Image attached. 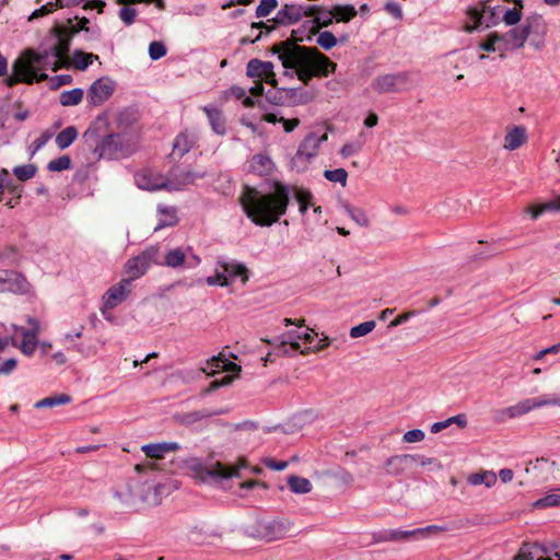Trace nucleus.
I'll use <instances>...</instances> for the list:
<instances>
[{
	"mask_svg": "<svg viewBox=\"0 0 560 560\" xmlns=\"http://www.w3.org/2000/svg\"><path fill=\"white\" fill-rule=\"evenodd\" d=\"M225 413V410L223 409H201V410H194L189 412H184L176 416V420L178 423L183 425H192L197 422H200L205 419L214 417V416H221Z\"/></svg>",
	"mask_w": 560,
	"mask_h": 560,
	"instance_id": "393cba45",
	"label": "nucleus"
},
{
	"mask_svg": "<svg viewBox=\"0 0 560 560\" xmlns=\"http://www.w3.org/2000/svg\"><path fill=\"white\" fill-rule=\"evenodd\" d=\"M334 10V16L337 22H349L351 19H353L357 15V10L351 4H337L332 8Z\"/></svg>",
	"mask_w": 560,
	"mask_h": 560,
	"instance_id": "a18cd8bd",
	"label": "nucleus"
},
{
	"mask_svg": "<svg viewBox=\"0 0 560 560\" xmlns=\"http://www.w3.org/2000/svg\"><path fill=\"white\" fill-rule=\"evenodd\" d=\"M548 406H560V396L542 395L539 397L526 398L513 406L499 410L498 416L499 420L503 421L506 418H517L530 412L532 410Z\"/></svg>",
	"mask_w": 560,
	"mask_h": 560,
	"instance_id": "0eeeda50",
	"label": "nucleus"
},
{
	"mask_svg": "<svg viewBox=\"0 0 560 560\" xmlns=\"http://www.w3.org/2000/svg\"><path fill=\"white\" fill-rule=\"evenodd\" d=\"M0 278L3 281L0 284L3 287L1 292L26 294L31 291V283L22 273L15 270L1 269Z\"/></svg>",
	"mask_w": 560,
	"mask_h": 560,
	"instance_id": "dca6fc26",
	"label": "nucleus"
},
{
	"mask_svg": "<svg viewBox=\"0 0 560 560\" xmlns=\"http://www.w3.org/2000/svg\"><path fill=\"white\" fill-rule=\"evenodd\" d=\"M246 466L245 460H240L235 467H226L222 463H215L212 466H206L197 458L190 460L189 467L195 472V476L201 481H209L211 479H228L231 477H238V470Z\"/></svg>",
	"mask_w": 560,
	"mask_h": 560,
	"instance_id": "1a4fd4ad",
	"label": "nucleus"
},
{
	"mask_svg": "<svg viewBox=\"0 0 560 560\" xmlns=\"http://www.w3.org/2000/svg\"><path fill=\"white\" fill-rule=\"evenodd\" d=\"M272 168L273 163L271 159L264 154L254 155L249 162V171L260 176L270 174Z\"/></svg>",
	"mask_w": 560,
	"mask_h": 560,
	"instance_id": "c9c22d12",
	"label": "nucleus"
},
{
	"mask_svg": "<svg viewBox=\"0 0 560 560\" xmlns=\"http://www.w3.org/2000/svg\"><path fill=\"white\" fill-rule=\"evenodd\" d=\"M278 7V0H261L256 8L257 18H266Z\"/></svg>",
	"mask_w": 560,
	"mask_h": 560,
	"instance_id": "13d9d810",
	"label": "nucleus"
},
{
	"mask_svg": "<svg viewBox=\"0 0 560 560\" xmlns=\"http://www.w3.org/2000/svg\"><path fill=\"white\" fill-rule=\"evenodd\" d=\"M522 12L518 9H508L503 14V21L506 25H515L521 21Z\"/></svg>",
	"mask_w": 560,
	"mask_h": 560,
	"instance_id": "0e129e2a",
	"label": "nucleus"
},
{
	"mask_svg": "<svg viewBox=\"0 0 560 560\" xmlns=\"http://www.w3.org/2000/svg\"><path fill=\"white\" fill-rule=\"evenodd\" d=\"M167 50L162 42H152L149 45V56L152 60H159L166 55Z\"/></svg>",
	"mask_w": 560,
	"mask_h": 560,
	"instance_id": "680f3d73",
	"label": "nucleus"
},
{
	"mask_svg": "<svg viewBox=\"0 0 560 560\" xmlns=\"http://www.w3.org/2000/svg\"><path fill=\"white\" fill-rule=\"evenodd\" d=\"M55 31V37L56 42L54 45H51L49 48L58 55V58L61 59V61L65 65L69 63V50L72 39V34L69 32V30L65 26H57L54 28Z\"/></svg>",
	"mask_w": 560,
	"mask_h": 560,
	"instance_id": "4be33fe9",
	"label": "nucleus"
},
{
	"mask_svg": "<svg viewBox=\"0 0 560 560\" xmlns=\"http://www.w3.org/2000/svg\"><path fill=\"white\" fill-rule=\"evenodd\" d=\"M523 25L527 33L529 44L536 49H540L547 33V23L544 18L539 14L529 15L526 18Z\"/></svg>",
	"mask_w": 560,
	"mask_h": 560,
	"instance_id": "f3484780",
	"label": "nucleus"
},
{
	"mask_svg": "<svg viewBox=\"0 0 560 560\" xmlns=\"http://www.w3.org/2000/svg\"><path fill=\"white\" fill-rule=\"evenodd\" d=\"M185 261V253L180 248L171 249L164 257L162 265L171 268H177Z\"/></svg>",
	"mask_w": 560,
	"mask_h": 560,
	"instance_id": "de8ad7c7",
	"label": "nucleus"
},
{
	"mask_svg": "<svg viewBox=\"0 0 560 560\" xmlns=\"http://www.w3.org/2000/svg\"><path fill=\"white\" fill-rule=\"evenodd\" d=\"M144 454L154 459L163 458L166 453L177 452L180 445L177 442L150 443L141 447Z\"/></svg>",
	"mask_w": 560,
	"mask_h": 560,
	"instance_id": "a878e982",
	"label": "nucleus"
},
{
	"mask_svg": "<svg viewBox=\"0 0 560 560\" xmlns=\"http://www.w3.org/2000/svg\"><path fill=\"white\" fill-rule=\"evenodd\" d=\"M310 331H306L304 334H300L295 330L288 331L281 337L275 338L273 341H267L269 342L276 353L278 355H290L292 352L300 351L301 353L308 352L307 350H302L301 345L299 340H303L304 343H312L315 336H317L316 332H314L312 329H308Z\"/></svg>",
	"mask_w": 560,
	"mask_h": 560,
	"instance_id": "9d476101",
	"label": "nucleus"
},
{
	"mask_svg": "<svg viewBox=\"0 0 560 560\" xmlns=\"http://www.w3.org/2000/svg\"><path fill=\"white\" fill-rule=\"evenodd\" d=\"M327 140V133L322 136L312 132L307 135L304 140L299 145L295 161H305L310 162L313 158L318 154L320 144Z\"/></svg>",
	"mask_w": 560,
	"mask_h": 560,
	"instance_id": "aec40b11",
	"label": "nucleus"
},
{
	"mask_svg": "<svg viewBox=\"0 0 560 560\" xmlns=\"http://www.w3.org/2000/svg\"><path fill=\"white\" fill-rule=\"evenodd\" d=\"M72 82V77L70 74H60L49 78L50 89L57 90L62 85L70 84Z\"/></svg>",
	"mask_w": 560,
	"mask_h": 560,
	"instance_id": "69168bd1",
	"label": "nucleus"
},
{
	"mask_svg": "<svg viewBox=\"0 0 560 560\" xmlns=\"http://www.w3.org/2000/svg\"><path fill=\"white\" fill-rule=\"evenodd\" d=\"M105 126V119L101 116L96 118V120L88 128V130L84 132L85 140L89 141H95L96 138L100 137V132Z\"/></svg>",
	"mask_w": 560,
	"mask_h": 560,
	"instance_id": "5fc2aeb1",
	"label": "nucleus"
},
{
	"mask_svg": "<svg viewBox=\"0 0 560 560\" xmlns=\"http://www.w3.org/2000/svg\"><path fill=\"white\" fill-rule=\"evenodd\" d=\"M559 505H560V494H556V493L547 494L534 503V506L537 509L559 506Z\"/></svg>",
	"mask_w": 560,
	"mask_h": 560,
	"instance_id": "052dcab7",
	"label": "nucleus"
},
{
	"mask_svg": "<svg viewBox=\"0 0 560 560\" xmlns=\"http://www.w3.org/2000/svg\"><path fill=\"white\" fill-rule=\"evenodd\" d=\"M71 401V397L67 394L45 397L35 404V408H51L60 405H66Z\"/></svg>",
	"mask_w": 560,
	"mask_h": 560,
	"instance_id": "c03bdc74",
	"label": "nucleus"
},
{
	"mask_svg": "<svg viewBox=\"0 0 560 560\" xmlns=\"http://www.w3.org/2000/svg\"><path fill=\"white\" fill-rule=\"evenodd\" d=\"M246 74L249 78L259 79L272 86H277L273 65L270 61H261L259 59L249 60L246 67Z\"/></svg>",
	"mask_w": 560,
	"mask_h": 560,
	"instance_id": "412c9836",
	"label": "nucleus"
},
{
	"mask_svg": "<svg viewBox=\"0 0 560 560\" xmlns=\"http://www.w3.org/2000/svg\"><path fill=\"white\" fill-rule=\"evenodd\" d=\"M303 10V4L285 3L280 10H278L272 21L276 24L283 26L296 24L305 15V12Z\"/></svg>",
	"mask_w": 560,
	"mask_h": 560,
	"instance_id": "5701e85b",
	"label": "nucleus"
},
{
	"mask_svg": "<svg viewBox=\"0 0 560 560\" xmlns=\"http://www.w3.org/2000/svg\"><path fill=\"white\" fill-rule=\"evenodd\" d=\"M324 177L332 183H339L342 186H346L348 173L345 168H336V170H326L324 172Z\"/></svg>",
	"mask_w": 560,
	"mask_h": 560,
	"instance_id": "603ef678",
	"label": "nucleus"
},
{
	"mask_svg": "<svg viewBox=\"0 0 560 560\" xmlns=\"http://www.w3.org/2000/svg\"><path fill=\"white\" fill-rule=\"evenodd\" d=\"M498 15L494 9L490 8L487 3H480L478 7L471 8L468 11V22L466 30L472 32L479 27H490L498 23Z\"/></svg>",
	"mask_w": 560,
	"mask_h": 560,
	"instance_id": "4468645a",
	"label": "nucleus"
},
{
	"mask_svg": "<svg viewBox=\"0 0 560 560\" xmlns=\"http://www.w3.org/2000/svg\"><path fill=\"white\" fill-rule=\"evenodd\" d=\"M270 51L278 56L285 75L296 77L306 85L314 77H327L337 68L335 62L316 48L301 46L291 39L272 45Z\"/></svg>",
	"mask_w": 560,
	"mask_h": 560,
	"instance_id": "f03ea898",
	"label": "nucleus"
},
{
	"mask_svg": "<svg viewBox=\"0 0 560 560\" xmlns=\"http://www.w3.org/2000/svg\"><path fill=\"white\" fill-rule=\"evenodd\" d=\"M137 149V137L128 131L110 132L95 145L94 153L98 159H122L131 155Z\"/></svg>",
	"mask_w": 560,
	"mask_h": 560,
	"instance_id": "20e7f679",
	"label": "nucleus"
},
{
	"mask_svg": "<svg viewBox=\"0 0 560 560\" xmlns=\"http://www.w3.org/2000/svg\"><path fill=\"white\" fill-rule=\"evenodd\" d=\"M26 323L28 328L22 326L12 325L14 334L22 336V342L18 346L19 349L27 357L35 352L38 345V335L40 331L39 320L35 317L27 316Z\"/></svg>",
	"mask_w": 560,
	"mask_h": 560,
	"instance_id": "ddd939ff",
	"label": "nucleus"
},
{
	"mask_svg": "<svg viewBox=\"0 0 560 560\" xmlns=\"http://www.w3.org/2000/svg\"><path fill=\"white\" fill-rule=\"evenodd\" d=\"M83 95V90L80 88H75L69 91L61 92L59 95V102L62 106H75L82 102Z\"/></svg>",
	"mask_w": 560,
	"mask_h": 560,
	"instance_id": "a19ab883",
	"label": "nucleus"
},
{
	"mask_svg": "<svg viewBox=\"0 0 560 560\" xmlns=\"http://www.w3.org/2000/svg\"><path fill=\"white\" fill-rule=\"evenodd\" d=\"M410 73L406 71L385 73L377 75L371 83L372 89L378 94L399 93L408 89Z\"/></svg>",
	"mask_w": 560,
	"mask_h": 560,
	"instance_id": "f8f14e48",
	"label": "nucleus"
},
{
	"mask_svg": "<svg viewBox=\"0 0 560 560\" xmlns=\"http://www.w3.org/2000/svg\"><path fill=\"white\" fill-rule=\"evenodd\" d=\"M526 140V128L523 126H514L508 129V132L504 137L503 148L509 151H514L522 147Z\"/></svg>",
	"mask_w": 560,
	"mask_h": 560,
	"instance_id": "bb28decb",
	"label": "nucleus"
},
{
	"mask_svg": "<svg viewBox=\"0 0 560 560\" xmlns=\"http://www.w3.org/2000/svg\"><path fill=\"white\" fill-rule=\"evenodd\" d=\"M225 94L226 96H232L236 100H243V105L245 107H253L255 105L254 100L249 96H246V89L242 86L233 85L225 92Z\"/></svg>",
	"mask_w": 560,
	"mask_h": 560,
	"instance_id": "8fccbe9b",
	"label": "nucleus"
},
{
	"mask_svg": "<svg viewBox=\"0 0 560 560\" xmlns=\"http://www.w3.org/2000/svg\"><path fill=\"white\" fill-rule=\"evenodd\" d=\"M479 51H500V57H504V52L509 50L508 45H503V40L500 34L493 33L489 37L478 45Z\"/></svg>",
	"mask_w": 560,
	"mask_h": 560,
	"instance_id": "e433bc0d",
	"label": "nucleus"
},
{
	"mask_svg": "<svg viewBox=\"0 0 560 560\" xmlns=\"http://www.w3.org/2000/svg\"><path fill=\"white\" fill-rule=\"evenodd\" d=\"M547 210L560 211V195L539 207H528L526 211L530 213L533 219H537L541 213H544Z\"/></svg>",
	"mask_w": 560,
	"mask_h": 560,
	"instance_id": "49530a36",
	"label": "nucleus"
},
{
	"mask_svg": "<svg viewBox=\"0 0 560 560\" xmlns=\"http://www.w3.org/2000/svg\"><path fill=\"white\" fill-rule=\"evenodd\" d=\"M376 326L374 320H366L350 329L351 338H360L370 334Z\"/></svg>",
	"mask_w": 560,
	"mask_h": 560,
	"instance_id": "864d4df0",
	"label": "nucleus"
},
{
	"mask_svg": "<svg viewBox=\"0 0 560 560\" xmlns=\"http://www.w3.org/2000/svg\"><path fill=\"white\" fill-rule=\"evenodd\" d=\"M282 92L284 93V100L292 106L307 104L314 98V94L312 92L306 91L301 86L284 88L282 89Z\"/></svg>",
	"mask_w": 560,
	"mask_h": 560,
	"instance_id": "cd10ccee",
	"label": "nucleus"
},
{
	"mask_svg": "<svg viewBox=\"0 0 560 560\" xmlns=\"http://www.w3.org/2000/svg\"><path fill=\"white\" fill-rule=\"evenodd\" d=\"M334 10H328L323 7H320L318 13L316 14V18L314 22L320 26V27H327L334 22Z\"/></svg>",
	"mask_w": 560,
	"mask_h": 560,
	"instance_id": "6e6d98bb",
	"label": "nucleus"
},
{
	"mask_svg": "<svg viewBox=\"0 0 560 560\" xmlns=\"http://www.w3.org/2000/svg\"><path fill=\"white\" fill-rule=\"evenodd\" d=\"M207 284L209 285H221V287H228L230 284V281L225 273H222V271H217L215 275L210 276L206 279Z\"/></svg>",
	"mask_w": 560,
	"mask_h": 560,
	"instance_id": "338daca9",
	"label": "nucleus"
},
{
	"mask_svg": "<svg viewBox=\"0 0 560 560\" xmlns=\"http://www.w3.org/2000/svg\"><path fill=\"white\" fill-rule=\"evenodd\" d=\"M424 436H425V434L422 430L413 429V430L407 431L404 434L402 440L406 443H417V442H421L424 439Z\"/></svg>",
	"mask_w": 560,
	"mask_h": 560,
	"instance_id": "774afa93",
	"label": "nucleus"
},
{
	"mask_svg": "<svg viewBox=\"0 0 560 560\" xmlns=\"http://www.w3.org/2000/svg\"><path fill=\"white\" fill-rule=\"evenodd\" d=\"M187 170L180 167H173L166 175L168 182V190H180L188 186V178H186Z\"/></svg>",
	"mask_w": 560,
	"mask_h": 560,
	"instance_id": "4c0bfd02",
	"label": "nucleus"
},
{
	"mask_svg": "<svg viewBox=\"0 0 560 560\" xmlns=\"http://www.w3.org/2000/svg\"><path fill=\"white\" fill-rule=\"evenodd\" d=\"M70 166H71V159H70V156L62 155V156H59V158H57L55 160H51L48 163L47 168L50 172H61V171L69 170Z\"/></svg>",
	"mask_w": 560,
	"mask_h": 560,
	"instance_id": "4d7b16f0",
	"label": "nucleus"
},
{
	"mask_svg": "<svg viewBox=\"0 0 560 560\" xmlns=\"http://www.w3.org/2000/svg\"><path fill=\"white\" fill-rule=\"evenodd\" d=\"M501 37L503 45L509 46V50L523 47L525 42L528 39L524 25H522V27H514L510 30L505 34H502Z\"/></svg>",
	"mask_w": 560,
	"mask_h": 560,
	"instance_id": "2f4dec72",
	"label": "nucleus"
},
{
	"mask_svg": "<svg viewBox=\"0 0 560 560\" xmlns=\"http://www.w3.org/2000/svg\"><path fill=\"white\" fill-rule=\"evenodd\" d=\"M137 186L143 190H168L166 176L151 168L142 170L135 176Z\"/></svg>",
	"mask_w": 560,
	"mask_h": 560,
	"instance_id": "6ab92c4d",
	"label": "nucleus"
},
{
	"mask_svg": "<svg viewBox=\"0 0 560 560\" xmlns=\"http://www.w3.org/2000/svg\"><path fill=\"white\" fill-rule=\"evenodd\" d=\"M115 82L109 78L95 80L88 90L86 100L92 106H101L114 93Z\"/></svg>",
	"mask_w": 560,
	"mask_h": 560,
	"instance_id": "2eb2a0df",
	"label": "nucleus"
},
{
	"mask_svg": "<svg viewBox=\"0 0 560 560\" xmlns=\"http://www.w3.org/2000/svg\"><path fill=\"white\" fill-rule=\"evenodd\" d=\"M548 553V549L540 544H524L514 560H550L542 556Z\"/></svg>",
	"mask_w": 560,
	"mask_h": 560,
	"instance_id": "c85d7f7f",
	"label": "nucleus"
},
{
	"mask_svg": "<svg viewBox=\"0 0 560 560\" xmlns=\"http://www.w3.org/2000/svg\"><path fill=\"white\" fill-rule=\"evenodd\" d=\"M346 212L349 214V217L360 226H369L370 219L364 210L360 208L351 207L350 205H346L345 207Z\"/></svg>",
	"mask_w": 560,
	"mask_h": 560,
	"instance_id": "09e8293b",
	"label": "nucleus"
},
{
	"mask_svg": "<svg viewBox=\"0 0 560 560\" xmlns=\"http://www.w3.org/2000/svg\"><path fill=\"white\" fill-rule=\"evenodd\" d=\"M219 370L237 374L241 372V366L221 357H213L207 361V368L202 369V371L209 375H213Z\"/></svg>",
	"mask_w": 560,
	"mask_h": 560,
	"instance_id": "c756f323",
	"label": "nucleus"
},
{
	"mask_svg": "<svg viewBox=\"0 0 560 560\" xmlns=\"http://www.w3.org/2000/svg\"><path fill=\"white\" fill-rule=\"evenodd\" d=\"M445 532V527L438 525H429L412 530L401 529H382L372 534L373 542L404 541L411 538L424 537L428 534H438Z\"/></svg>",
	"mask_w": 560,
	"mask_h": 560,
	"instance_id": "9b49d317",
	"label": "nucleus"
},
{
	"mask_svg": "<svg viewBox=\"0 0 560 560\" xmlns=\"http://www.w3.org/2000/svg\"><path fill=\"white\" fill-rule=\"evenodd\" d=\"M202 109L207 114V117L209 119L212 130L217 135H220V136L225 135V132H226L225 119H224L222 110L214 108V107H209V106H205Z\"/></svg>",
	"mask_w": 560,
	"mask_h": 560,
	"instance_id": "473e14b6",
	"label": "nucleus"
},
{
	"mask_svg": "<svg viewBox=\"0 0 560 560\" xmlns=\"http://www.w3.org/2000/svg\"><path fill=\"white\" fill-rule=\"evenodd\" d=\"M291 527V522L287 518L260 520L247 526L246 533L253 538L270 542L284 538Z\"/></svg>",
	"mask_w": 560,
	"mask_h": 560,
	"instance_id": "423d86ee",
	"label": "nucleus"
},
{
	"mask_svg": "<svg viewBox=\"0 0 560 560\" xmlns=\"http://www.w3.org/2000/svg\"><path fill=\"white\" fill-rule=\"evenodd\" d=\"M218 265L222 269V273L226 275L229 281H233L236 277H241L244 283L248 280L245 265L225 260H219Z\"/></svg>",
	"mask_w": 560,
	"mask_h": 560,
	"instance_id": "7c9ffc66",
	"label": "nucleus"
},
{
	"mask_svg": "<svg viewBox=\"0 0 560 560\" xmlns=\"http://www.w3.org/2000/svg\"><path fill=\"white\" fill-rule=\"evenodd\" d=\"M195 144V138L188 132L179 133L173 142L172 156L182 158L186 154Z\"/></svg>",
	"mask_w": 560,
	"mask_h": 560,
	"instance_id": "72a5a7b5",
	"label": "nucleus"
},
{
	"mask_svg": "<svg viewBox=\"0 0 560 560\" xmlns=\"http://www.w3.org/2000/svg\"><path fill=\"white\" fill-rule=\"evenodd\" d=\"M78 137V130L73 126H69L61 130L55 139L56 145L60 150H65L70 147Z\"/></svg>",
	"mask_w": 560,
	"mask_h": 560,
	"instance_id": "58836bf2",
	"label": "nucleus"
},
{
	"mask_svg": "<svg viewBox=\"0 0 560 560\" xmlns=\"http://www.w3.org/2000/svg\"><path fill=\"white\" fill-rule=\"evenodd\" d=\"M159 222L154 228V231L162 230L167 226H174L178 219L176 215V209L174 207L158 206Z\"/></svg>",
	"mask_w": 560,
	"mask_h": 560,
	"instance_id": "f704fd0d",
	"label": "nucleus"
},
{
	"mask_svg": "<svg viewBox=\"0 0 560 560\" xmlns=\"http://www.w3.org/2000/svg\"><path fill=\"white\" fill-rule=\"evenodd\" d=\"M37 167L34 164H25L21 166H15L13 168V174L21 182H26L33 178L36 174Z\"/></svg>",
	"mask_w": 560,
	"mask_h": 560,
	"instance_id": "3c124183",
	"label": "nucleus"
},
{
	"mask_svg": "<svg viewBox=\"0 0 560 560\" xmlns=\"http://www.w3.org/2000/svg\"><path fill=\"white\" fill-rule=\"evenodd\" d=\"M164 486L152 480H131L127 483V491H115V497L124 504L130 505L137 501L148 505H159Z\"/></svg>",
	"mask_w": 560,
	"mask_h": 560,
	"instance_id": "39448f33",
	"label": "nucleus"
},
{
	"mask_svg": "<svg viewBox=\"0 0 560 560\" xmlns=\"http://www.w3.org/2000/svg\"><path fill=\"white\" fill-rule=\"evenodd\" d=\"M316 43L322 48L328 50L337 44V38L331 32L325 31L318 34Z\"/></svg>",
	"mask_w": 560,
	"mask_h": 560,
	"instance_id": "bf43d9fd",
	"label": "nucleus"
},
{
	"mask_svg": "<svg viewBox=\"0 0 560 560\" xmlns=\"http://www.w3.org/2000/svg\"><path fill=\"white\" fill-rule=\"evenodd\" d=\"M131 280L122 279L119 283L110 287L103 295V307L101 308L103 315L106 317V310H113L122 303L130 293Z\"/></svg>",
	"mask_w": 560,
	"mask_h": 560,
	"instance_id": "a211bd4d",
	"label": "nucleus"
},
{
	"mask_svg": "<svg viewBox=\"0 0 560 560\" xmlns=\"http://www.w3.org/2000/svg\"><path fill=\"white\" fill-rule=\"evenodd\" d=\"M65 63L58 58L50 48L40 52L26 50L22 57H19L12 63V72L7 75L4 83L12 88L19 83L33 84L48 80L46 70L57 71Z\"/></svg>",
	"mask_w": 560,
	"mask_h": 560,
	"instance_id": "7ed1b4c3",
	"label": "nucleus"
},
{
	"mask_svg": "<svg viewBox=\"0 0 560 560\" xmlns=\"http://www.w3.org/2000/svg\"><path fill=\"white\" fill-rule=\"evenodd\" d=\"M152 265H162L160 247L148 246L139 255L128 259L125 265V272L131 281L142 277Z\"/></svg>",
	"mask_w": 560,
	"mask_h": 560,
	"instance_id": "6e6552de",
	"label": "nucleus"
},
{
	"mask_svg": "<svg viewBox=\"0 0 560 560\" xmlns=\"http://www.w3.org/2000/svg\"><path fill=\"white\" fill-rule=\"evenodd\" d=\"M291 195L296 199L303 215L310 207L314 206V196L308 189L291 187L280 182H276L273 189L269 192L247 187L242 196V205L246 215L256 225L270 226L285 214Z\"/></svg>",
	"mask_w": 560,
	"mask_h": 560,
	"instance_id": "f257e3e1",
	"label": "nucleus"
},
{
	"mask_svg": "<svg viewBox=\"0 0 560 560\" xmlns=\"http://www.w3.org/2000/svg\"><path fill=\"white\" fill-rule=\"evenodd\" d=\"M468 482L471 486L485 485L487 488H490L497 482V475L492 471L471 474L468 476Z\"/></svg>",
	"mask_w": 560,
	"mask_h": 560,
	"instance_id": "79ce46f5",
	"label": "nucleus"
},
{
	"mask_svg": "<svg viewBox=\"0 0 560 560\" xmlns=\"http://www.w3.org/2000/svg\"><path fill=\"white\" fill-rule=\"evenodd\" d=\"M97 58L94 54L77 49L73 51L72 65L79 70H85Z\"/></svg>",
	"mask_w": 560,
	"mask_h": 560,
	"instance_id": "37998d69",
	"label": "nucleus"
},
{
	"mask_svg": "<svg viewBox=\"0 0 560 560\" xmlns=\"http://www.w3.org/2000/svg\"><path fill=\"white\" fill-rule=\"evenodd\" d=\"M419 455L402 454L387 458L385 469L388 475L399 476L409 469L412 464L417 463Z\"/></svg>",
	"mask_w": 560,
	"mask_h": 560,
	"instance_id": "b1692460",
	"label": "nucleus"
},
{
	"mask_svg": "<svg viewBox=\"0 0 560 560\" xmlns=\"http://www.w3.org/2000/svg\"><path fill=\"white\" fill-rule=\"evenodd\" d=\"M125 7H122L119 12H118V16L119 19L126 24V25H131L135 20H136V16H137V10L133 9V8H130V7H127L126 4H124Z\"/></svg>",
	"mask_w": 560,
	"mask_h": 560,
	"instance_id": "e2e57ef3",
	"label": "nucleus"
},
{
	"mask_svg": "<svg viewBox=\"0 0 560 560\" xmlns=\"http://www.w3.org/2000/svg\"><path fill=\"white\" fill-rule=\"evenodd\" d=\"M288 487L293 493L305 494L312 491V483L308 479L300 476H290Z\"/></svg>",
	"mask_w": 560,
	"mask_h": 560,
	"instance_id": "ea45409f",
	"label": "nucleus"
}]
</instances>
